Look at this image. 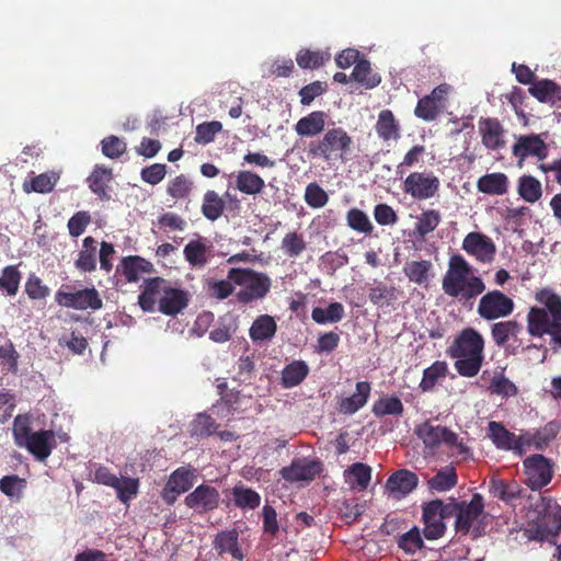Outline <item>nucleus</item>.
<instances>
[{"mask_svg": "<svg viewBox=\"0 0 561 561\" xmlns=\"http://www.w3.org/2000/svg\"><path fill=\"white\" fill-rule=\"evenodd\" d=\"M444 293L462 305H472L484 293L485 284L480 276L473 275L471 265L460 254H453L442 280Z\"/></svg>", "mask_w": 561, "mask_h": 561, "instance_id": "nucleus-1", "label": "nucleus"}, {"mask_svg": "<svg viewBox=\"0 0 561 561\" xmlns=\"http://www.w3.org/2000/svg\"><path fill=\"white\" fill-rule=\"evenodd\" d=\"M455 360V369L466 378L477 376L484 360V339L473 328H466L455 337L446 351Z\"/></svg>", "mask_w": 561, "mask_h": 561, "instance_id": "nucleus-2", "label": "nucleus"}, {"mask_svg": "<svg viewBox=\"0 0 561 561\" xmlns=\"http://www.w3.org/2000/svg\"><path fill=\"white\" fill-rule=\"evenodd\" d=\"M531 511L536 517L530 520L525 529V536L528 540L556 543L557 537L561 534V505L556 499L550 496H540L531 505Z\"/></svg>", "mask_w": 561, "mask_h": 561, "instance_id": "nucleus-3", "label": "nucleus"}, {"mask_svg": "<svg viewBox=\"0 0 561 561\" xmlns=\"http://www.w3.org/2000/svg\"><path fill=\"white\" fill-rule=\"evenodd\" d=\"M12 435L15 445L25 448L38 461H45L57 446L54 431H32V416L28 413L14 417Z\"/></svg>", "mask_w": 561, "mask_h": 561, "instance_id": "nucleus-4", "label": "nucleus"}, {"mask_svg": "<svg viewBox=\"0 0 561 561\" xmlns=\"http://www.w3.org/2000/svg\"><path fill=\"white\" fill-rule=\"evenodd\" d=\"M352 147L353 138L342 127H333L309 142L307 156L331 164L336 161H345Z\"/></svg>", "mask_w": 561, "mask_h": 561, "instance_id": "nucleus-5", "label": "nucleus"}, {"mask_svg": "<svg viewBox=\"0 0 561 561\" xmlns=\"http://www.w3.org/2000/svg\"><path fill=\"white\" fill-rule=\"evenodd\" d=\"M228 278L234 285L243 287L236 297L239 302L245 305L263 299L272 287V280L265 273L252 268L232 267L228 271Z\"/></svg>", "mask_w": 561, "mask_h": 561, "instance_id": "nucleus-6", "label": "nucleus"}, {"mask_svg": "<svg viewBox=\"0 0 561 561\" xmlns=\"http://www.w3.org/2000/svg\"><path fill=\"white\" fill-rule=\"evenodd\" d=\"M455 507L450 501L445 503L439 499L423 503V535L427 540H436L445 535L447 530L445 519L455 515Z\"/></svg>", "mask_w": 561, "mask_h": 561, "instance_id": "nucleus-7", "label": "nucleus"}, {"mask_svg": "<svg viewBox=\"0 0 561 561\" xmlns=\"http://www.w3.org/2000/svg\"><path fill=\"white\" fill-rule=\"evenodd\" d=\"M416 436L423 442L426 448L435 449L440 444L447 447H456L461 454L468 448L461 442H458V435L446 426L434 425L430 421H425L415 427Z\"/></svg>", "mask_w": 561, "mask_h": 561, "instance_id": "nucleus-8", "label": "nucleus"}, {"mask_svg": "<svg viewBox=\"0 0 561 561\" xmlns=\"http://www.w3.org/2000/svg\"><path fill=\"white\" fill-rule=\"evenodd\" d=\"M525 483L539 491L548 485L553 477V462L541 454L530 455L523 461Z\"/></svg>", "mask_w": 561, "mask_h": 561, "instance_id": "nucleus-9", "label": "nucleus"}, {"mask_svg": "<svg viewBox=\"0 0 561 561\" xmlns=\"http://www.w3.org/2000/svg\"><path fill=\"white\" fill-rule=\"evenodd\" d=\"M439 187L440 181L433 172H412L402 183V191L415 201L435 197Z\"/></svg>", "mask_w": 561, "mask_h": 561, "instance_id": "nucleus-10", "label": "nucleus"}, {"mask_svg": "<svg viewBox=\"0 0 561 561\" xmlns=\"http://www.w3.org/2000/svg\"><path fill=\"white\" fill-rule=\"evenodd\" d=\"M515 304L512 298L494 289L484 294L478 305V314L486 321H493L500 318H506L514 311Z\"/></svg>", "mask_w": 561, "mask_h": 561, "instance_id": "nucleus-11", "label": "nucleus"}, {"mask_svg": "<svg viewBox=\"0 0 561 561\" xmlns=\"http://www.w3.org/2000/svg\"><path fill=\"white\" fill-rule=\"evenodd\" d=\"M451 90L453 88L448 83H442L434 88L430 94L417 101L414 115L425 122L435 121L445 110Z\"/></svg>", "mask_w": 561, "mask_h": 561, "instance_id": "nucleus-12", "label": "nucleus"}, {"mask_svg": "<svg viewBox=\"0 0 561 561\" xmlns=\"http://www.w3.org/2000/svg\"><path fill=\"white\" fill-rule=\"evenodd\" d=\"M55 301L61 307L76 310H99L103 306L100 294L94 287L66 291L62 286L56 291Z\"/></svg>", "mask_w": 561, "mask_h": 561, "instance_id": "nucleus-13", "label": "nucleus"}, {"mask_svg": "<svg viewBox=\"0 0 561 561\" xmlns=\"http://www.w3.org/2000/svg\"><path fill=\"white\" fill-rule=\"evenodd\" d=\"M450 504L455 505V529L457 533L467 535L472 524L482 515L484 511L483 497L479 493H474L470 502L461 501L457 502L451 499Z\"/></svg>", "mask_w": 561, "mask_h": 561, "instance_id": "nucleus-14", "label": "nucleus"}, {"mask_svg": "<svg viewBox=\"0 0 561 561\" xmlns=\"http://www.w3.org/2000/svg\"><path fill=\"white\" fill-rule=\"evenodd\" d=\"M195 478V469L192 466L179 467L170 474L162 489V500L168 505H173L180 494L187 492L194 485Z\"/></svg>", "mask_w": 561, "mask_h": 561, "instance_id": "nucleus-15", "label": "nucleus"}, {"mask_svg": "<svg viewBox=\"0 0 561 561\" xmlns=\"http://www.w3.org/2000/svg\"><path fill=\"white\" fill-rule=\"evenodd\" d=\"M512 153L517 158V165L522 168L529 157H535L539 161L546 159L549 153L548 145L540 135H523L516 139L512 147Z\"/></svg>", "mask_w": 561, "mask_h": 561, "instance_id": "nucleus-16", "label": "nucleus"}, {"mask_svg": "<svg viewBox=\"0 0 561 561\" xmlns=\"http://www.w3.org/2000/svg\"><path fill=\"white\" fill-rule=\"evenodd\" d=\"M219 491L206 483L195 488L185 496L184 503L198 514H205L216 510L219 506Z\"/></svg>", "mask_w": 561, "mask_h": 561, "instance_id": "nucleus-17", "label": "nucleus"}, {"mask_svg": "<svg viewBox=\"0 0 561 561\" xmlns=\"http://www.w3.org/2000/svg\"><path fill=\"white\" fill-rule=\"evenodd\" d=\"M488 436L502 450H512L517 455L524 454L523 432L516 435L510 432L502 423L491 421L488 424Z\"/></svg>", "mask_w": 561, "mask_h": 561, "instance_id": "nucleus-18", "label": "nucleus"}, {"mask_svg": "<svg viewBox=\"0 0 561 561\" xmlns=\"http://www.w3.org/2000/svg\"><path fill=\"white\" fill-rule=\"evenodd\" d=\"M535 299L550 310L553 317L552 329L547 334L561 347V297L550 288H542L535 295Z\"/></svg>", "mask_w": 561, "mask_h": 561, "instance_id": "nucleus-19", "label": "nucleus"}, {"mask_svg": "<svg viewBox=\"0 0 561 561\" xmlns=\"http://www.w3.org/2000/svg\"><path fill=\"white\" fill-rule=\"evenodd\" d=\"M462 249L482 263L491 262L496 251L493 241L479 232L468 233L462 241Z\"/></svg>", "mask_w": 561, "mask_h": 561, "instance_id": "nucleus-20", "label": "nucleus"}, {"mask_svg": "<svg viewBox=\"0 0 561 561\" xmlns=\"http://www.w3.org/2000/svg\"><path fill=\"white\" fill-rule=\"evenodd\" d=\"M561 431V422L552 420L542 427L534 431H523L524 448L534 447L537 450H545L558 436Z\"/></svg>", "mask_w": 561, "mask_h": 561, "instance_id": "nucleus-21", "label": "nucleus"}, {"mask_svg": "<svg viewBox=\"0 0 561 561\" xmlns=\"http://www.w3.org/2000/svg\"><path fill=\"white\" fill-rule=\"evenodd\" d=\"M479 133L482 145L489 150H500L505 146V129L497 118L481 117L479 119Z\"/></svg>", "mask_w": 561, "mask_h": 561, "instance_id": "nucleus-22", "label": "nucleus"}, {"mask_svg": "<svg viewBox=\"0 0 561 561\" xmlns=\"http://www.w3.org/2000/svg\"><path fill=\"white\" fill-rule=\"evenodd\" d=\"M169 282L161 277H153L145 283L144 290L138 296V304L146 312H153L156 306L161 305L163 291L167 290Z\"/></svg>", "mask_w": 561, "mask_h": 561, "instance_id": "nucleus-23", "label": "nucleus"}, {"mask_svg": "<svg viewBox=\"0 0 561 561\" xmlns=\"http://www.w3.org/2000/svg\"><path fill=\"white\" fill-rule=\"evenodd\" d=\"M527 332L530 336L542 337L552 329L553 317L548 307H530L526 317Z\"/></svg>", "mask_w": 561, "mask_h": 561, "instance_id": "nucleus-24", "label": "nucleus"}, {"mask_svg": "<svg viewBox=\"0 0 561 561\" xmlns=\"http://www.w3.org/2000/svg\"><path fill=\"white\" fill-rule=\"evenodd\" d=\"M419 478L414 472L408 469H400L388 478L386 489L390 494L405 496L415 490Z\"/></svg>", "mask_w": 561, "mask_h": 561, "instance_id": "nucleus-25", "label": "nucleus"}, {"mask_svg": "<svg viewBox=\"0 0 561 561\" xmlns=\"http://www.w3.org/2000/svg\"><path fill=\"white\" fill-rule=\"evenodd\" d=\"M328 114L323 111H313L298 119L295 124V131L300 137L313 138L323 134Z\"/></svg>", "mask_w": 561, "mask_h": 561, "instance_id": "nucleus-26", "label": "nucleus"}, {"mask_svg": "<svg viewBox=\"0 0 561 561\" xmlns=\"http://www.w3.org/2000/svg\"><path fill=\"white\" fill-rule=\"evenodd\" d=\"M214 549L219 556L229 553L233 559L242 561L244 554L239 546V533L236 529L221 530L216 534Z\"/></svg>", "mask_w": 561, "mask_h": 561, "instance_id": "nucleus-27", "label": "nucleus"}, {"mask_svg": "<svg viewBox=\"0 0 561 561\" xmlns=\"http://www.w3.org/2000/svg\"><path fill=\"white\" fill-rule=\"evenodd\" d=\"M528 93L540 103L554 105L561 102V85L550 79L536 80L528 88Z\"/></svg>", "mask_w": 561, "mask_h": 561, "instance_id": "nucleus-28", "label": "nucleus"}, {"mask_svg": "<svg viewBox=\"0 0 561 561\" xmlns=\"http://www.w3.org/2000/svg\"><path fill=\"white\" fill-rule=\"evenodd\" d=\"M113 180L112 169L96 164L87 179L88 186L101 201H110L108 184Z\"/></svg>", "mask_w": 561, "mask_h": 561, "instance_id": "nucleus-29", "label": "nucleus"}, {"mask_svg": "<svg viewBox=\"0 0 561 561\" xmlns=\"http://www.w3.org/2000/svg\"><path fill=\"white\" fill-rule=\"evenodd\" d=\"M319 473V466L316 461L295 460L290 466L280 469L283 479L289 482L309 481Z\"/></svg>", "mask_w": 561, "mask_h": 561, "instance_id": "nucleus-30", "label": "nucleus"}, {"mask_svg": "<svg viewBox=\"0 0 561 561\" xmlns=\"http://www.w3.org/2000/svg\"><path fill=\"white\" fill-rule=\"evenodd\" d=\"M188 296L183 289L173 288L170 285L163 291L161 305L158 310L165 316H175L187 307Z\"/></svg>", "mask_w": 561, "mask_h": 561, "instance_id": "nucleus-31", "label": "nucleus"}, {"mask_svg": "<svg viewBox=\"0 0 561 561\" xmlns=\"http://www.w3.org/2000/svg\"><path fill=\"white\" fill-rule=\"evenodd\" d=\"M375 130L381 140L396 141L400 138L401 126L392 111L382 110L378 114Z\"/></svg>", "mask_w": 561, "mask_h": 561, "instance_id": "nucleus-32", "label": "nucleus"}, {"mask_svg": "<svg viewBox=\"0 0 561 561\" xmlns=\"http://www.w3.org/2000/svg\"><path fill=\"white\" fill-rule=\"evenodd\" d=\"M345 482L352 490L365 491L371 480V468L364 462H355L344 471Z\"/></svg>", "mask_w": 561, "mask_h": 561, "instance_id": "nucleus-33", "label": "nucleus"}, {"mask_svg": "<svg viewBox=\"0 0 561 561\" xmlns=\"http://www.w3.org/2000/svg\"><path fill=\"white\" fill-rule=\"evenodd\" d=\"M510 181L505 173H488L479 178L477 188L488 195H504L508 192Z\"/></svg>", "mask_w": 561, "mask_h": 561, "instance_id": "nucleus-34", "label": "nucleus"}, {"mask_svg": "<svg viewBox=\"0 0 561 561\" xmlns=\"http://www.w3.org/2000/svg\"><path fill=\"white\" fill-rule=\"evenodd\" d=\"M277 331V323L270 314L259 316L252 323L249 335L253 343L271 341Z\"/></svg>", "mask_w": 561, "mask_h": 561, "instance_id": "nucleus-35", "label": "nucleus"}, {"mask_svg": "<svg viewBox=\"0 0 561 561\" xmlns=\"http://www.w3.org/2000/svg\"><path fill=\"white\" fill-rule=\"evenodd\" d=\"M371 386L368 381H358L356 392L351 397L342 399L340 411L344 414H354L362 409L368 401Z\"/></svg>", "mask_w": 561, "mask_h": 561, "instance_id": "nucleus-36", "label": "nucleus"}, {"mask_svg": "<svg viewBox=\"0 0 561 561\" xmlns=\"http://www.w3.org/2000/svg\"><path fill=\"white\" fill-rule=\"evenodd\" d=\"M490 491L494 497L511 503L524 497L525 490L515 481H505L502 479L492 480Z\"/></svg>", "mask_w": 561, "mask_h": 561, "instance_id": "nucleus-37", "label": "nucleus"}, {"mask_svg": "<svg viewBox=\"0 0 561 561\" xmlns=\"http://www.w3.org/2000/svg\"><path fill=\"white\" fill-rule=\"evenodd\" d=\"M96 240L89 236L82 241V249L78 253V257L75 261L77 270L83 273H90L96 268Z\"/></svg>", "mask_w": 561, "mask_h": 561, "instance_id": "nucleus-38", "label": "nucleus"}, {"mask_svg": "<svg viewBox=\"0 0 561 561\" xmlns=\"http://www.w3.org/2000/svg\"><path fill=\"white\" fill-rule=\"evenodd\" d=\"M236 188L247 195H257L265 188V182L257 173L242 170L236 175Z\"/></svg>", "mask_w": 561, "mask_h": 561, "instance_id": "nucleus-39", "label": "nucleus"}, {"mask_svg": "<svg viewBox=\"0 0 561 561\" xmlns=\"http://www.w3.org/2000/svg\"><path fill=\"white\" fill-rule=\"evenodd\" d=\"M517 193L522 199L534 204L542 197V184L537 178L524 174L518 179Z\"/></svg>", "mask_w": 561, "mask_h": 561, "instance_id": "nucleus-40", "label": "nucleus"}, {"mask_svg": "<svg viewBox=\"0 0 561 561\" xmlns=\"http://www.w3.org/2000/svg\"><path fill=\"white\" fill-rule=\"evenodd\" d=\"M522 331V324L515 320L496 322L491 327V335L497 346H504L510 339L516 337Z\"/></svg>", "mask_w": 561, "mask_h": 561, "instance_id": "nucleus-41", "label": "nucleus"}, {"mask_svg": "<svg viewBox=\"0 0 561 561\" xmlns=\"http://www.w3.org/2000/svg\"><path fill=\"white\" fill-rule=\"evenodd\" d=\"M309 373L308 365L302 360H294L282 371V385L285 388H293L304 381Z\"/></svg>", "mask_w": 561, "mask_h": 561, "instance_id": "nucleus-42", "label": "nucleus"}, {"mask_svg": "<svg viewBox=\"0 0 561 561\" xmlns=\"http://www.w3.org/2000/svg\"><path fill=\"white\" fill-rule=\"evenodd\" d=\"M351 78L366 89H373L381 82L379 75L374 73L367 59H359L352 71Z\"/></svg>", "mask_w": 561, "mask_h": 561, "instance_id": "nucleus-43", "label": "nucleus"}, {"mask_svg": "<svg viewBox=\"0 0 561 561\" xmlns=\"http://www.w3.org/2000/svg\"><path fill=\"white\" fill-rule=\"evenodd\" d=\"M448 371L447 363L444 360H436L430 367L423 370V377L420 382V389L423 392H428L434 389L437 381L446 377Z\"/></svg>", "mask_w": 561, "mask_h": 561, "instance_id": "nucleus-44", "label": "nucleus"}, {"mask_svg": "<svg viewBox=\"0 0 561 561\" xmlns=\"http://www.w3.org/2000/svg\"><path fill=\"white\" fill-rule=\"evenodd\" d=\"M404 407L401 400L396 396H386L373 404L371 412L376 417H383L386 415L401 416Z\"/></svg>", "mask_w": 561, "mask_h": 561, "instance_id": "nucleus-45", "label": "nucleus"}, {"mask_svg": "<svg viewBox=\"0 0 561 561\" xmlns=\"http://www.w3.org/2000/svg\"><path fill=\"white\" fill-rule=\"evenodd\" d=\"M458 476L454 467H446L439 470L427 482L430 490L436 492H446L456 486Z\"/></svg>", "mask_w": 561, "mask_h": 561, "instance_id": "nucleus-46", "label": "nucleus"}, {"mask_svg": "<svg viewBox=\"0 0 561 561\" xmlns=\"http://www.w3.org/2000/svg\"><path fill=\"white\" fill-rule=\"evenodd\" d=\"M432 267V262L427 260L411 261L404 264L403 272L410 282L422 285L428 280Z\"/></svg>", "mask_w": 561, "mask_h": 561, "instance_id": "nucleus-47", "label": "nucleus"}, {"mask_svg": "<svg viewBox=\"0 0 561 561\" xmlns=\"http://www.w3.org/2000/svg\"><path fill=\"white\" fill-rule=\"evenodd\" d=\"M344 307L341 302H331L325 309L316 307L312 309L311 318L318 324L335 323L343 319Z\"/></svg>", "mask_w": 561, "mask_h": 561, "instance_id": "nucleus-48", "label": "nucleus"}, {"mask_svg": "<svg viewBox=\"0 0 561 561\" xmlns=\"http://www.w3.org/2000/svg\"><path fill=\"white\" fill-rule=\"evenodd\" d=\"M442 215L438 210H423L415 222L414 233L420 238H425L438 227Z\"/></svg>", "mask_w": 561, "mask_h": 561, "instance_id": "nucleus-49", "label": "nucleus"}, {"mask_svg": "<svg viewBox=\"0 0 561 561\" xmlns=\"http://www.w3.org/2000/svg\"><path fill=\"white\" fill-rule=\"evenodd\" d=\"M22 273L19 271L18 265L3 267L0 274V290L10 297L15 296L19 291Z\"/></svg>", "mask_w": 561, "mask_h": 561, "instance_id": "nucleus-50", "label": "nucleus"}, {"mask_svg": "<svg viewBox=\"0 0 561 561\" xmlns=\"http://www.w3.org/2000/svg\"><path fill=\"white\" fill-rule=\"evenodd\" d=\"M225 210L224 199L215 191H207L203 197L202 214L210 221L217 220Z\"/></svg>", "mask_w": 561, "mask_h": 561, "instance_id": "nucleus-51", "label": "nucleus"}, {"mask_svg": "<svg viewBox=\"0 0 561 561\" xmlns=\"http://www.w3.org/2000/svg\"><path fill=\"white\" fill-rule=\"evenodd\" d=\"M123 275L128 282H137L141 273H148L151 270L150 262L140 256H128L122 262Z\"/></svg>", "mask_w": 561, "mask_h": 561, "instance_id": "nucleus-52", "label": "nucleus"}, {"mask_svg": "<svg viewBox=\"0 0 561 561\" xmlns=\"http://www.w3.org/2000/svg\"><path fill=\"white\" fill-rule=\"evenodd\" d=\"M234 505L240 508L255 510L261 504L260 494L243 485H236L232 489Z\"/></svg>", "mask_w": 561, "mask_h": 561, "instance_id": "nucleus-53", "label": "nucleus"}, {"mask_svg": "<svg viewBox=\"0 0 561 561\" xmlns=\"http://www.w3.org/2000/svg\"><path fill=\"white\" fill-rule=\"evenodd\" d=\"M236 330V320L226 314L218 319L216 327L209 332V339L215 343H225L232 337Z\"/></svg>", "mask_w": 561, "mask_h": 561, "instance_id": "nucleus-54", "label": "nucleus"}, {"mask_svg": "<svg viewBox=\"0 0 561 561\" xmlns=\"http://www.w3.org/2000/svg\"><path fill=\"white\" fill-rule=\"evenodd\" d=\"M24 291L33 301H45L50 295V288L35 273L28 274L24 284Z\"/></svg>", "mask_w": 561, "mask_h": 561, "instance_id": "nucleus-55", "label": "nucleus"}, {"mask_svg": "<svg viewBox=\"0 0 561 561\" xmlns=\"http://www.w3.org/2000/svg\"><path fill=\"white\" fill-rule=\"evenodd\" d=\"M488 390L493 394L501 396L502 398L515 397L518 393L517 386L510 380L503 371L494 374Z\"/></svg>", "mask_w": 561, "mask_h": 561, "instance_id": "nucleus-56", "label": "nucleus"}, {"mask_svg": "<svg viewBox=\"0 0 561 561\" xmlns=\"http://www.w3.org/2000/svg\"><path fill=\"white\" fill-rule=\"evenodd\" d=\"M26 480L16 474L4 476L0 479V491L10 499L20 500L26 488Z\"/></svg>", "mask_w": 561, "mask_h": 561, "instance_id": "nucleus-57", "label": "nucleus"}, {"mask_svg": "<svg viewBox=\"0 0 561 561\" xmlns=\"http://www.w3.org/2000/svg\"><path fill=\"white\" fill-rule=\"evenodd\" d=\"M185 260L193 266H204L207 263V247L201 240L190 241L183 250Z\"/></svg>", "mask_w": 561, "mask_h": 561, "instance_id": "nucleus-58", "label": "nucleus"}, {"mask_svg": "<svg viewBox=\"0 0 561 561\" xmlns=\"http://www.w3.org/2000/svg\"><path fill=\"white\" fill-rule=\"evenodd\" d=\"M347 226L358 232L370 234L374 226L368 216L358 208H351L346 214Z\"/></svg>", "mask_w": 561, "mask_h": 561, "instance_id": "nucleus-59", "label": "nucleus"}, {"mask_svg": "<svg viewBox=\"0 0 561 561\" xmlns=\"http://www.w3.org/2000/svg\"><path fill=\"white\" fill-rule=\"evenodd\" d=\"M307 248L302 234L298 232H288L282 240V250L289 257L299 256Z\"/></svg>", "mask_w": 561, "mask_h": 561, "instance_id": "nucleus-60", "label": "nucleus"}, {"mask_svg": "<svg viewBox=\"0 0 561 561\" xmlns=\"http://www.w3.org/2000/svg\"><path fill=\"white\" fill-rule=\"evenodd\" d=\"M193 190V182L184 174L172 179L167 187V192L175 199H183L190 196Z\"/></svg>", "mask_w": 561, "mask_h": 561, "instance_id": "nucleus-61", "label": "nucleus"}, {"mask_svg": "<svg viewBox=\"0 0 561 561\" xmlns=\"http://www.w3.org/2000/svg\"><path fill=\"white\" fill-rule=\"evenodd\" d=\"M397 289L393 286H386L379 283L369 290V300L376 306H389L397 299Z\"/></svg>", "mask_w": 561, "mask_h": 561, "instance_id": "nucleus-62", "label": "nucleus"}, {"mask_svg": "<svg viewBox=\"0 0 561 561\" xmlns=\"http://www.w3.org/2000/svg\"><path fill=\"white\" fill-rule=\"evenodd\" d=\"M329 201L325 191L316 182L309 183L305 190V202L312 208H321Z\"/></svg>", "mask_w": 561, "mask_h": 561, "instance_id": "nucleus-63", "label": "nucleus"}, {"mask_svg": "<svg viewBox=\"0 0 561 561\" xmlns=\"http://www.w3.org/2000/svg\"><path fill=\"white\" fill-rule=\"evenodd\" d=\"M398 545L408 553H414L423 548L424 542L421 537L419 527L414 526L409 531L404 533L398 541Z\"/></svg>", "mask_w": 561, "mask_h": 561, "instance_id": "nucleus-64", "label": "nucleus"}]
</instances>
